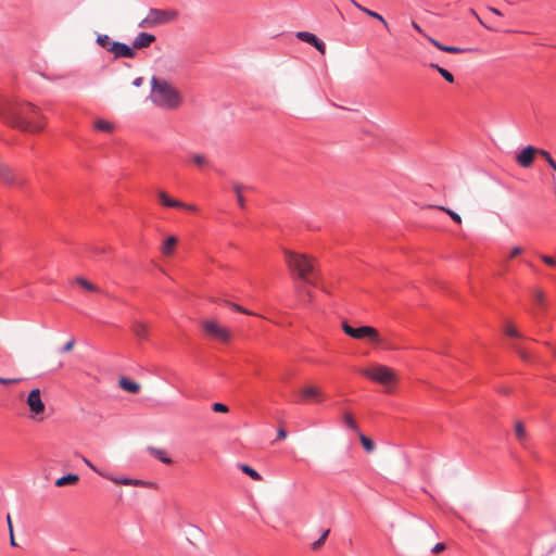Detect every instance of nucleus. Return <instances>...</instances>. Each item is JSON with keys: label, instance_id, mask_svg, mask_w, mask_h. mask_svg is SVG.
Segmentation results:
<instances>
[{"label": "nucleus", "instance_id": "f257e3e1", "mask_svg": "<svg viewBox=\"0 0 556 556\" xmlns=\"http://www.w3.org/2000/svg\"><path fill=\"white\" fill-rule=\"evenodd\" d=\"M0 118L22 131L39 132L43 129L40 109L26 101L0 100Z\"/></svg>", "mask_w": 556, "mask_h": 556}, {"label": "nucleus", "instance_id": "f03ea898", "mask_svg": "<svg viewBox=\"0 0 556 556\" xmlns=\"http://www.w3.org/2000/svg\"><path fill=\"white\" fill-rule=\"evenodd\" d=\"M150 99L153 104L164 110H176L182 104V96L169 81L153 76L151 78Z\"/></svg>", "mask_w": 556, "mask_h": 556}, {"label": "nucleus", "instance_id": "7ed1b4c3", "mask_svg": "<svg viewBox=\"0 0 556 556\" xmlns=\"http://www.w3.org/2000/svg\"><path fill=\"white\" fill-rule=\"evenodd\" d=\"M342 330L344 333L353 339L356 340H367L369 343H371L376 348H381L383 350L389 351H395L399 348L394 345L393 343L389 342L387 339H384L378 329L371 327V326H361L357 328L352 327L346 321H342Z\"/></svg>", "mask_w": 556, "mask_h": 556}, {"label": "nucleus", "instance_id": "20e7f679", "mask_svg": "<svg viewBox=\"0 0 556 556\" xmlns=\"http://www.w3.org/2000/svg\"><path fill=\"white\" fill-rule=\"evenodd\" d=\"M286 262L289 269L298 275L305 282L315 285L313 277L315 274V258L306 254L285 251Z\"/></svg>", "mask_w": 556, "mask_h": 556}, {"label": "nucleus", "instance_id": "39448f33", "mask_svg": "<svg viewBox=\"0 0 556 556\" xmlns=\"http://www.w3.org/2000/svg\"><path fill=\"white\" fill-rule=\"evenodd\" d=\"M362 375L386 388L389 392L399 378L396 372L386 365L374 364L359 370Z\"/></svg>", "mask_w": 556, "mask_h": 556}, {"label": "nucleus", "instance_id": "423d86ee", "mask_svg": "<svg viewBox=\"0 0 556 556\" xmlns=\"http://www.w3.org/2000/svg\"><path fill=\"white\" fill-rule=\"evenodd\" d=\"M177 17V13L174 11H164L152 9L148 15L138 24L141 28H152L157 25L166 24Z\"/></svg>", "mask_w": 556, "mask_h": 556}, {"label": "nucleus", "instance_id": "0eeeda50", "mask_svg": "<svg viewBox=\"0 0 556 556\" xmlns=\"http://www.w3.org/2000/svg\"><path fill=\"white\" fill-rule=\"evenodd\" d=\"M204 332L223 343H228L231 339V332L228 328L220 325L216 319H204L201 321Z\"/></svg>", "mask_w": 556, "mask_h": 556}, {"label": "nucleus", "instance_id": "6e6552de", "mask_svg": "<svg viewBox=\"0 0 556 556\" xmlns=\"http://www.w3.org/2000/svg\"><path fill=\"white\" fill-rule=\"evenodd\" d=\"M81 460L94 472H97L99 476L112 481L115 484H122V485H132V486H148L151 485L149 482H146L143 480L139 479H131V478H115L108 472H104L97 468L88 458L81 457Z\"/></svg>", "mask_w": 556, "mask_h": 556}, {"label": "nucleus", "instance_id": "1a4fd4ad", "mask_svg": "<svg viewBox=\"0 0 556 556\" xmlns=\"http://www.w3.org/2000/svg\"><path fill=\"white\" fill-rule=\"evenodd\" d=\"M26 404L30 410V413L35 417H40L45 414L46 405L41 399V391L40 389L36 388L33 389L26 399Z\"/></svg>", "mask_w": 556, "mask_h": 556}, {"label": "nucleus", "instance_id": "9d476101", "mask_svg": "<svg viewBox=\"0 0 556 556\" xmlns=\"http://www.w3.org/2000/svg\"><path fill=\"white\" fill-rule=\"evenodd\" d=\"M535 154H538V148L528 146L516 155V162L521 167L529 168L534 162Z\"/></svg>", "mask_w": 556, "mask_h": 556}, {"label": "nucleus", "instance_id": "9b49d317", "mask_svg": "<svg viewBox=\"0 0 556 556\" xmlns=\"http://www.w3.org/2000/svg\"><path fill=\"white\" fill-rule=\"evenodd\" d=\"M111 53L114 55L115 59H132L136 55V51L132 49V47H129L128 45L118 41L112 43Z\"/></svg>", "mask_w": 556, "mask_h": 556}, {"label": "nucleus", "instance_id": "f8f14e48", "mask_svg": "<svg viewBox=\"0 0 556 556\" xmlns=\"http://www.w3.org/2000/svg\"><path fill=\"white\" fill-rule=\"evenodd\" d=\"M296 38L314 46L321 54L326 53V45L319 40L314 34L308 31L296 33Z\"/></svg>", "mask_w": 556, "mask_h": 556}, {"label": "nucleus", "instance_id": "ddd939ff", "mask_svg": "<svg viewBox=\"0 0 556 556\" xmlns=\"http://www.w3.org/2000/svg\"><path fill=\"white\" fill-rule=\"evenodd\" d=\"M155 36L149 33H139L134 41H132V49L136 51L138 49L148 48L155 41Z\"/></svg>", "mask_w": 556, "mask_h": 556}, {"label": "nucleus", "instance_id": "4468645a", "mask_svg": "<svg viewBox=\"0 0 556 556\" xmlns=\"http://www.w3.org/2000/svg\"><path fill=\"white\" fill-rule=\"evenodd\" d=\"M156 197L160 201V203L165 206V207H174V208H178V207H182L185 206V203L179 201V200H176V199H173L168 195V193L165 191V190H157L156 191Z\"/></svg>", "mask_w": 556, "mask_h": 556}, {"label": "nucleus", "instance_id": "2eb2a0df", "mask_svg": "<svg viewBox=\"0 0 556 556\" xmlns=\"http://www.w3.org/2000/svg\"><path fill=\"white\" fill-rule=\"evenodd\" d=\"M350 2H351V3H352V4H353L357 10H359L361 12L365 13L366 15H368V16H369V17H371V18H375V20L379 21V22L383 25V27H384L387 30H389V24H388V22L386 21V18H384L381 14H379L378 12H375V11H372V10H370V9H368V8L364 7V5H362L361 3H358V2H357V1H355V0H350Z\"/></svg>", "mask_w": 556, "mask_h": 556}, {"label": "nucleus", "instance_id": "dca6fc26", "mask_svg": "<svg viewBox=\"0 0 556 556\" xmlns=\"http://www.w3.org/2000/svg\"><path fill=\"white\" fill-rule=\"evenodd\" d=\"M427 40L429 42H431L437 49L443 51V52H447V53H455V54H458V53H464L467 51V49H464V48H459V47H455V46H445V45H442L440 41H438L437 39L430 37V36H427Z\"/></svg>", "mask_w": 556, "mask_h": 556}, {"label": "nucleus", "instance_id": "f3484780", "mask_svg": "<svg viewBox=\"0 0 556 556\" xmlns=\"http://www.w3.org/2000/svg\"><path fill=\"white\" fill-rule=\"evenodd\" d=\"M131 332L139 340H147L149 336V327L143 321H134L131 326Z\"/></svg>", "mask_w": 556, "mask_h": 556}, {"label": "nucleus", "instance_id": "a211bd4d", "mask_svg": "<svg viewBox=\"0 0 556 556\" xmlns=\"http://www.w3.org/2000/svg\"><path fill=\"white\" fill-rule=\"evenodd\" d=\"M118 386L121 387V389L131 394H137L141 390V386L138 382L130 380L126 377H122L118 380Z\"/></svg>", "mask_w": 556, "mask_h": 556}, {"label": "nucleus", "instance_id": "6ab92c4d", "mask_svg": "<svg viewBox=\"0 0 556 556\" xmlns=\"http://www.w3.org/2000/svg\"><path fill=\"white\" fill-rule=\"evenodd\" d=\"M147 451L152 457L159 459L163 464L170 465L173 463L172 458L167 456L166 451L163 448L150 445L147 447Z\"/></svg>", "mask_w": 556, "mask_h": 556}, {"label": "nucleus", "instance_id": "aec40b11", "mask_svg": "<svg viewBox=\"0 0 556 556\" xmlns=\"http://www.w3.org/2000/svg\"><path fill=\"white\" fill-rule=\"evenodd\" d=\"M300 393L304 401L318 400L321 396L320 389L315 386H306L301 389Z\"/></svg>", "mask_w": 556, "mask_h": 556}, {"label": "nucleus", "instance_id": "412c9836", "mask_svg": "<svg viewBox=\"0 0 556 556\" xmlns=\"http://www.w3.org/2000/svg\"><path fill=\"white\" fill-rule=\"evenodd\" d=\"M79 481L78 475L70 473L67 476L61 477L55 481V486L62 488L65 485H74Z\"/></svg>", "mask_w": 556, "mask_h": 556}, {"label": "nucleus", "instance_id": "4be33fe9", "mask_svg": "<svg viewBox=\"0 0 556 556\" xmlns=\"http://www.w3.org/2000/svg\"><path fill=\"white\" fill-rule=\"evenodd\" d=\"M75 282L80 286L84 290L89 292H100V289L98 286L92 283L91 281L85 279L84 277H76Z\"/></svg>", "mask_w": 556, "mask_h": 556}, {"label": "nucleus", "instance_id": "5701e85b", "mask_svg": "<svg viewBox=\"0 0 556 556\" xmlns=\"http://www.w3.org/2000/svg\"><path fill=\"white\" fill-rule=\"evenodd\" d=\"M93 126H94V129H97L99 131L112 132L114 130V125L111 122L103 119V118H98L94 122Z\"/></svg>", "mask_w": 556, "mask_h": 556}, {"label": "nucleus", "instance_id": "b1692460", "mask_svg": "<svg viewBox=\"0 0 556 556\" xmlns=\"http://www.w3.org/2000/svg\"><path fill=\"white\" fill-rule=\"evenodd\" d=\"M176 244L177 238L175 236L168 237L163 244L162 253L167 256L172 255Z\"/></svg>", "mask_w": 556, "mask_h": 556}, {"label": "nucleus", "instance_id": "393cba45", "mask_svg": "<svg viewBox=\"0 0 556 556\" xmlns=\"http://www.w3.org/2000/svg\"><path fill=\"white\" fill-rule=\"evenodd\" d=\"M359 441L367 453H372L376 448L374 441L362 432H358Z\"/></svg>", "mask_w": 556, "mask_h": 556}, {"label": "nucleus", "instance_id": "a878e982", "mask_svg": "<svg viewBox=\"0 0 556 556\" xmlns=\"http://www.w3.org/2000/svg\"><path fill=\"white\" fill-rule=\"evenodd\" d=\"M429 66L433 70H435L446 81L454 83V76L452 73H450L447 70L441 67L440 65L435 63H430Z\"/></svg>", "mask_w": 556, "mask_h": 556}, {"label": "nucleus", "instance_id": "bb28decb", "mask_svg": "<svg viewBox=\"0 0 556 556\" xmlns=\"http://www.w3.org/2000/svg\"><path fill=\"white\" fill-rule=\"evenodd\" d=\"M343 420H344V424L345 426L351 429L352 431H354L355 433H358L361 432L355 419L353 418L352 414L349 413V412H345L344 415H343Z\"/></svg>", "mask_w": 556, "mask_h": 556}, {"label": "nucleus", "instance_id": "cd10ccee", "mask_svg": "<svg viewBox=\"0 0 556 556\" xmlns=\"http://www.w3.org/2000/svg\"><path fill=\"white\" fill-rule=\"evenodd\" d=\"M239 467L243 473L248 475L254 481L262 480V476L256 470H254L252 467H250L245 464H241Z\"/></svg>", "mask_w": 556, "mask_h": 556}, {"label": "nucleus", "instance_id": "c85d7f7f", "mask_svg": "<svg viewBox=\"0 0 556 556\" xmlns=\"http://www.w3.org/2000/svg\"><path fill=\"white\" fill-rule=\"evenodd\" d=\"M97 42L100 47L105 49L106 51L111 52V46L115 41H113L109 35H98Z\"/></svg>", "mask_w": 556, "mask_h": 556}, {"label": "nucleus", "instance_id": "c756f323", "mask_svg": "<svg viewBox=\"0 0 556 556\" xmlns=\"http://www.w3.org/2000/svg\"><path fill=\"white\" fill-rule=\"evenodd\" d=\"M232 187H233V191H235V193L237 195V202H238L239 206L241 208H244L245 200H244V198L242 195V190L244 189V186H242L241 184L235 182L232 185Z\"/></svg>", "mask_w": 556, "mask_h": 556}, {"label": "nucleus", "instance_id": "7c9ffc66", "mask_svg": "<svg viewBox=\"0 0 556 556\" xmlns=\"http://www.w3.org/2000/svg\"><path fill=\"white\" fill-rule=\"evenodd\" d=\"M533 296L539 307L544 311L546 306L545 293L541 289H535L533 290Z\"/></svg>", "mask_w": 556, "mask_h": 556}, {"label": "nucleus", "instance_id": "2f4dec72", "mask_svg": "<svg viewBox=\"0 0 556 556\" xmlns=\"http://www.w3.org/2000/svg\"><path fill=\"white\" fill-rule=\"evenodd\" d=\"M191 160L200 168L208 165V160L204 154L192 153Z\"/></svg>", "mask_w": 556, "mask_h": 556}, {"label": "nucleus", "instance_id": "473e14b6", "mask_svg": "<svg viewBox=\"0 0 556 556\" xmlns=\"http://www.w3.org/2000/svg\"><path fill=\"white\" fill-rule=\"evenodd\" d=\"M515 434L520 442H522L526 439L527 432H526V428L521 421H516Z\"/></svg>", "mask_w": 556, "mask_h": 556}, {"label": "nucleus", "instance_id": "72a5a7b5", "mask_svg": "<svg viewBox=\"0 0 556 556\" xmlns=\"http://www.w3.org/2000/svg\"><path fill=\"white\" fill-rule=\"evenodd\" d=\"M438 210L440 211H443L445 212L447 215H450V217L457 224H462V217L459 214H457L456 212L452 211L451 208L448 207H445V206H435Z\"/></svg>", "mask_w": 556, "mask_h": 556}, {"label": "nucleus", "instance_id": "f704fd0d", "mask_svg": "<svg viewBox=\"0 0 556 556\" xmlns=\"http://www.w3.org/2000/svg\"><path fill=\"white\" fill-rule=\"evenodd\" d=\"M505 333L513 338H521V334L513 324H507L505 326Z\"/></svg>", "mask_w": 556, "mask_h": 556}, {"label": "nucleus", "instance_id": "c9c22d12", "mask_svg": "<svg viewBox=\"0 0 556 556\" xmlns=\"http://www.w3.org/2000/svg\"><path fill=\"white\" fill-rule=\"evenodd\" d=\"M229 307H231L232 309L237 311V312H240V313H243V314H247V315H254L253 312L251 311H248L245 309L244 307H242L241 305L239 304H236V303H232V302H228L226 301L225 302Z\"/></svg>", "mask_w": 556, "mask_h": 556}, {"label": "nucleus", "instance_id": "e433bc0d", "mask_svg": "<svg viewBox=\"0 0 556 556\" xmlns=\"http://www.w3.org/2000/svg\"><path fill=\"white\" fill-rule=\"evenodd\" d=\"M328 534H329V530H325L324 533L321 534V536L316 542H314L312 544V548L315 551L320 548L323 546V544L325 543Z\"/></svg>", "mask_w": 556, "mask_h": 556}, {"label": "nucleus", "instance_id": "4c0bfd02", "mask_svg": "<svg viewBox=\"0 0 556 556\" xmlns=\"http://www.w3.org/2000/svg\"><path fill=\"white\" fill-rule=\"evenodd\" d=\"M538 154L542 155L551 167H553L554 164L556 163L554 159L551 156V154L545 150L538 149Z\"/></svg>", "mask_w": 556, "mask_h": 556}, {"label": "nucleus", "instance_id": "58836bf2", "mask_svg": "<svg viewBox=\"0 0 556 556\" xmlns=\"http://www.w3.org/2000/svg\"><path fill=\"white\" fill-rule=\"evenodd\" d=\"M22 381H23V378H2V377H0V384L20 383Z\"/></svg>", "mask_w": 556, "mask_h": 556}, {"label": "nucleus", "instance_id": "ea45409f", "mask_svg": "<svg viewBox=\"0 0 556 556\" xmlns=\"http://www.w3.org/2000/svg\"><path fill=\"white\" fill-rule=\"evenodd\" d=\"M541 260L548 266L555 267L556 266V258L548 256V255H540Z\"/></svg>", "mask_w": 556, "mask_h": 556}, {"label": "nucleus", "instance_id": "a19ab883", "mask_svg": "<svg viewBox=\"0 0 556 556\" xmlns=\"http://www.w3.org/2000/svg\"><path fill=\"white\" fill-rule=\"evenodd\" d=\"M212 408L216 413H227L228 412V407L223 403H214Z\"/></svg>", "mask_w": 556, "mask_h": 556}, {"label": "nucleus", "instance_id": "79ce46f5", "mask_svg": "<svg viewBox=\"0 0 556 556\" xmlns=\"http://www.w3.org/2000/svg\"><path fill=\"white\" fill-rule=\"evenodd\" d=\"M75 346V339L71 338L62 348V352H71Z\"/></svg>", "mask_w": 556, "mask_h": 556}, {"label": "nucleus", "instance_id": "37998d69", "mask_svg": "<svg viewBox=\"0 0 556 556\" xmlns=\"http://www.w3.org/2000/svg\"><path fill=\"white\" fill-rule=\"evenodd\" d=\"M470 14H471V16H475L481 25H483L484 27H486V28H489V29H491V30H494V28L489 27V26H486V25L483 23V21L480 18V16L477 14V12H476L473 9H471V10H470Z\"/></svg>", "mask_w": 556, "mask_h": 556}, {"label": "nucleus", "instance_id": "c03bdc74", "mask_svg": "<svg viewBox=\"0 0 556 556\" xmlns=\"http://www.w3.org/2000/svg\"><path fill=\"white\" fill-rule=\"evenodd\" d=\"M521 253H522V249L520 247H515L510 251L509 257H515V256H517V255H519Z\"/></svg>", "mask_w": 556, "mask_h": 556}, {"label": "nucleus", "instance_id": "a18cd8bd", "mask_svg": "<svg viewBox=\"0 0 556 556\" xmlns=\"http://www.w3.org/2000/svg\"><path fill=\"white\" fill-rule=\"evenodd\" d=\"M444 549H445V545H444L443 543H438V544L433 547L432 552H433L434 554H439L440 552H442V551H444Z\"/></svg>", "mask_w": 556, "mask_h": 556}, {"label": "nucleus", "instance_id": "49530a36", "mask_svg": "<svg viewBox=\"0 0 556 556\" xmlns=\"http://www.w3.org/2000/svg\"><path fill=\"white\" fill-rule=\"evenodd\" d=\"M412 26L414 29H416L419 34L424 35L426 38H427V34L424 33V30L421 29V27L416 23V22H412Z\"/></svg>", "mask_w": 556, "mask_h": 556}, {"label": "nucleus", "instance_id": "de8ad7c7", "mask_svg": "<svg viewBox=\"0 0 556 556\" xmlns=\"http://www.w3.org/2000/svg\"><path fill=\"white\" fill-rule=\"evenodd\" d=\"M7 523H8V528H9V534H12V531H14V530H13L12 518L10 515H7Z\"/></svg>", "mask_w": 556, "mask_h": 556}, {"label": "nucleus", "instance_id": "09e8293b", "mask_svg": "<svg viewBox=\"0 0 556 556\" xmlns=\"http://www.w3.org/2000/svg\"><path fill=\"white\" fill-rule=\"evenodd\" d=\"M287 438V431L285 429H279L277 432V439L282 440Z\"/></svg>", "mask_w": 556, "mask_h": 556}, {"label": "nucleus", "instance_id": "8fccbe9b", "mask_svg": "<svg viewBox=\"0 0 556 556\" xmlns=\"http://www.w3.org/2000/svg\"><path fill=\"white\" fill-rule=\"evenodd\" d=\"M181 208L188 210L190 212H197L198 211V207L195 205L186 204V203H185V206H182Z\"/></svg>", "mask_w": 556, "mask_h": 556}, {"label": "nucleus", "instance_id": "3c124183", "mask_svg": "<svg viewBox=\"0 0 556 556\" xmlns=\"http://www.w3.org/2000/svg\"><path fill=\"white\" fill-rule=\"evenodd\" d=\"M142 83H143V78H142V77H138V78H136V79L134 80V83H132V84H134V86H136V87H140V86L142 85Z\"/></svg>", "mask_w": 556, "mask_h": 556}, {"label": "nucleus", "instance_id": "603ef678", "mask_svg": "<svg viewBox=\"0 0 556 556\" xmlns=\"http://www.w3.org/2000/svg\"><path fill=\"white\" fill-rule=\"evenodd\" d=\"M10 544H11V546H17L15 536H14V531H12V534H10Z\"/></svg>", "mask_w": 556, "mask_h": 556}, {"label": "nucleus", "instance_id": "864d4df0", "mask_svg": "<svg viewBox=\"0 0 556 556\" xmlns=\"http://www.w3.org/2000/svg\"><path fill=\"white\" fill-rule=\"evenodd\" d=\"M489 10H490L492 13H494L495 15H498V16H500V15H502L501 11H500V10H497V9H495V8L490 7V8H489Z\"/></svg>", "mask_w": 556, "mask_h": 556}, {"label": "nucleus", "instance_id": "5fc2aeb1", "mask_svg": "<svg viewBox=\"0 0 556 556\" xmlns=\"http://www.w3.org/2000/svg\"><path fill=\"white\" fill-rule=\"evenodd\" d=\"M519 355H520L522 358H526V357H527L526 353H525V352H522V351H519Z\"/></svg>", "mask_w": 556, "mask_h": 556}, {"label": "nucleus", "instance_id": "6e6d98bb", "mask_svg": "<svg viewBox=\"0 0 556 556\" xmlns=\"http://www.w3.org/2000/svg\"><path fill=\"white\" fill-rule=\"evenodd\" d=\"M554 170H556V163L554 164V166L552 167Z\"/></svg>", "mask_w": 556, "mask_h": 556}]
</instances>
